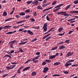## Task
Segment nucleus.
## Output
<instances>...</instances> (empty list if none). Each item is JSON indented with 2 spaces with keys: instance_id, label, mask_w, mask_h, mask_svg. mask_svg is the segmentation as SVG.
<instances>
[{
  "instance_id": "8fccbe9b",
  "label": "nucleus",
  "mask_w": 78,
  "mask_h": 78,
  "mask_svg": "<svg viewBox=\"0 0 78 78\" xmlns=\"http://www.w3.org/2000/svg\"><path fill=\"white\" fill-rule=\"evenodd\" d=\"M8 76V74H4V75H3L2 76V77L3 78V77H6V76Z\"/></svg>"
},
{
  "instance_id": "72a5a7b5",
  "label": "nucleus",
  "mask_w": 78,
  "mask_h": 78,
  "mask_svg": "<svg viewBox=\"0 0 78 78\" xmlns=\"http://www.w3.org/2000/svg\"><path fill=\"white\" fill-rule=\"evenodd\" d=\"M70 40H66L65 42H65V43H67V44H69V42H70Z\"/></svg>"
},
{
  "instance_id": "aec40b11",
  "label": "nucleus",
  "mask_w": 78,
  "mask_h": 78,
  "mask_svg": "<svg viewBox=\"0 0 78 78\" xmlns=\"http://www.w3.org/2000/svg\"><path fill=\"white\" fill-rule=\"evenodd\" d=\"M62 30H63V27H60L58 29V31L59 32V33H61V31Z\"/></svg>"
},
{
  "instance_id": "f257e3e1",
  "label": "nucleus",
  "mask_w": 78,
  "mask_h": 78,
  "mask_svg": "<svg viewBox=\"0 0 78 78\" xmlns=\"http://www.w3.org/2000/svg\"><path fill=\"white\" fill-rule=\"evenodd\" d=\"M64 5V4H59L58 5H57L55 7L54 9H54L53 10V12H57L60 9V8H59V7H61V6H62Z\"/></svg>"
},
{
  "instance_id": "a211bd4d",
  "label": "nucleus",
  "mask_w": 78,
  "mask_h": 78,
  "mask_svg": "<svg viewBox=\"0 0 78 78\" xmlns=\"http://www.w3.org/2000/svg\"><path fill=\"white\" fill-rule=\"evenodd\" d=\"M5 57H8V58H10V59H11V58H12V57H11V56H10L8 54L5 55L3 57V58H5Z\"/></svg>"
},
{
  "instance_id": "2eb2a0df",
  "label": "nucleus",
  "mask_w": 78,
  "mask_h": 78,
  "mask_svg": "<svg viewBox=\"0 0 78 78\" xmlns=\"http://www.w3.org/2000/svg\"><path fill=\"white\" fill-rule=\"evenodd\" d=\"M16 42V40H13L9 42V44H10V46L12 45H13V44H14V42Z\"/></svg>"
},
{
  "instance_id": "a878e982",
  "label": "nucleus",
  "mask_w": 78,
  "mask_h": 78,
  "mask_svg": "<svg viewBox=\"0 0 78 78\" xmlns=\"http://www.w3.org/2000/svg\"><path fill=\"white\" fill-rule=\"evenodd\" d=\"M55 58V55H51L49 57V59H53Z\"/></svg>"
},
{
  "instance_id": "bb28decb",
  "label": "nucleus",
  "mask_w": 78,
  "mask_h": 78,
  "mask_svg": "<svg viewBox=\"0 0 78 78\" xmlns=\"http://www.w3.org/2000/svg\"><path fill=\"white\" fill-rule=\"evenodd\" d=\"M7 16V13H6V12H4L3 13V16L5 17V16Z\"/></svg>"
},
{
  "instance_id": "dca6fc26",
  "label": "nucleus",
  "mask_w": 78,
  "mask_h": 78,
  "mask_svg": "<svg viewBox=\"0 0 78 78\" xmlns=\"http://www.w3.org/2000/svg\"><path fill=\"white\" fill-rule=\"evenodd\" d=\"M66 48V46H64V45H62L60 47L59 49L60 50H62V49H64L65 48Z\"/></svg>"
},
{
  "instance_id": "a18cd8bd",
  "label": "nucleus",
  "mask_w": 78,
  "mask_h": 78,
  "mask_svg": "<svg viewBox=\"0 0 78 78\" xmlns=\"http://www.w3.org/2000/svg\"><path fill=\"white\" fill-rule=\"evenodd\" d=\"M60 75L59 74H55L54 75H52L53 76H59Z\"/></svg>"
},
{
  "instance_id": "338daca9",
  "label": "nucleus",
  "mask_w": 78,
  "mask_h": 78,
  "mask_svg": "<svg viewBox=\"0 0 78 78\" xmlns=\"http://www.w3.org/2000/svg\"><path fill=\"white\" fill-rule=\"evenodd\" d=\"M58 55H59V53H56V54L55 55H54V56H55V57H56V56H58Z\"/></svg>"
},
{
  "instance_id": "6e6d98bb",
  "label": "nucleus",
  "mask_w": 78,
  "mask_h": 78,
  "mask_svg": "<svg viewBox=\"0 0 78 78\" xmlns=\"http://www.w3.org/2000/svg\"><path fill=\"white\" fill-rule=\"evenodd\" d=\"M46 19L47 20H48V21H49V20H50V19H49V17H48V16H47Z\"/></svg>"
},
{
  "instance_id": "37998d69",
  "label": "nucleus",
  "mask_w": 78,
  "mask_h": 78,
  "mask_svg": "<svg viewBox=\"0 0 78 78\" xmlns=\"http://www.w3.org/2000/svg\"><path fill=\"white\" fill-rule=\"evenodd\" d=\"M51 37H48L46 39V41H48V39H50L51 38Z\"/></svg>"
},
{
  "instance_id": "423d86ee",
  "label": "nucleus",
  "mask_w": 78,
  "mask_h": 78,
  "mask_svg": "<svg viewBox=\"0 0 78 78\" xmlns=\"http://www.w3.org/2000/svg\"><path fill=\"white\" fill-rule=\"evenodd\" d=\"M48 70V67H45L44 68V70L43 71V72L45 73H47Z\"/></svg>"
},
{
  "instance_id": "052dcab7",
  "label": "nucleus",
  "mask_w": 78,
  "mask_h": 78,
  "mask_svg": "<svg viewBox=\"0 0 78 78\" xmlns=\"http://www.w3.org/2000/svg\"><path fill=\"white\" fill-rule=\"evenodd\" d=\"M73 31H69V32L68 33L69 34H71V33H73Z\"/></svg>"
},
{
  "instance_id": "9b49d317",
  "label": "nucleus",
  "mask_w": 78,
  "mask_h": 78,
  "mask_svg": "<svg viewBox=\"0 0 78 78\" xmlns=\"http://www.w3.org/2000/svg\"><path fill=\"white\" fill-rule=\"evenodd\" d=\"M11 27H12L10 26L7 25V26H5L4 27H2V29H6V28H11Z\"/></svg>"
},
{
  "instance_id": "f03ea898",
  "label": "nucleus",
  "mask_w": 78,
  "mask_h": 78,
  "mask_svg": "<svg viewBox=\"0 0 78 78\" xmlns=\"http://www.w3.org/2000/svg\"><path fill=\"white\" fill-rule=\"evenodd\" d=\"M40 57V55L37 56L34 58L32 60L33 61V62H34V63H37V62H39V60H36L37 59L39 58Z\"/></svg>"
},
{
  "instance_id": "393cba45",
  "label": "nucleus",
  "mask_w": 78,
  "mask_h": 78,
  "mask_svg": "<svg viewBox=\"0 0 78 78\" xmlns=\"http://www.w3.org/2000/svg\"><path fill=\"white\" fill-rule=\"evenodd\" d=\"M71 6V5H69L68 6H67V7H66V8L65 9V10H67V9H68L69 8H70V6Z\"/></svg>"
},
{
  "instance_id": "58836bf2",
  "label": "nucleus",
  "mask_w": 78,
  "mask_h": 78,
  "mask_svg": "<svg viewBox=\"0 0 78 78\" xmlns=\"http://www.w3.org/2000/svg\"><path fill=\"white\" fill-rule=\"evenodd\" d=\"M73 3L74 4H77L78 3V0L74 1Z\"/></svg>"
},
{
  "instance_id": "7ed1b4c3",
  "label": "nucleus",
  "mask_w": 78,
  "mask_h": 78,
  "mask_svg": "<svg viewBox=\"0 0 78 78\" xmlns=\"http://www.w3.org/2000/svg\"><path fill=\"white\" fill-rule=\"evenodd\" d=\"M16 66V65H10L9 66H7L6 67V68L7 69H13V68H14Z\"/></svg>"
},
{
  "instance_id": "49530a36",
  "label": "nucleus",
  "mask_w": 78,
  "mask_h": 78,
  "mask_svg": "<svg viewBox=\"0 0 78 78\" xmlns=\"http://www.w3.org/2000/svg\"><path fill=\"white\" fill-rule=\"evenodd\" d=\"M33 16H37V13H36V12H34Z\"/></svg>"
},
{
  "instance_id": "c9c22d12",
  "label": "nucleus",
  "mask_w": 78,
  "mask_h": 78,
  "mask_svg": "<svg viewBox=\"0 0 78 78\" xmlns=\"http://www.w3.org/2000/svg\"><path fill=\"white\" fill-rule=\"evenodd\" d=\"M46 64H47V63L45 61H44L42 64V66H45V65H46Z\"/></svg>"
},
{
  "instance_id": "c85d7f7f",
  "label": "nucleus",
  "mask_w": 78,
  "mask_h": 78,
  "mask_svg": "<svg viewBox=\"0 0 78 78\" xmlns=\"http://www.w3.org/2000/svg\"><path fill=\"white\" fill-rule=\"evenodd\" d=\"M63 13H64L63 12H57L56 14H57V15H60L61 14H63Z\"/></svg>"
},
{
  "instance_id": "6e6552de",
  "label": "nucleus",
  "mask_w": 78,
  "mask_h": 78,
  "mask_svg": "<svg viewBox=\"0 0 78 78\" xmlns=\"http://www.w3.org/2000/svg\"><path fill=\"white\" fill-rule=\"evenodd\" d=\"M23 67V66H22V67L20 68L17 71V73H21V71H20V70L22 69V68Z\"/></svg>"
},
{
  "instance_id": "0eeeda50",
  "label": "nucleus",
  "mask_w": 78,
  "mask_h": 78,
  "mask_svg": "<svg viewBox=\"0 0 78 78\" xmlns=\"http://www.w3.org/2000/svg\"><path fill=\"white\" fill-rule=\"evenodd\" d=\"M72 65V63H69L68 61L65 64V66L66 67L69 66H71Z\"/></svg>"
},
{
  "instance_id": "4d7b16f0",
  "label": "nucleus",
  "mask_w": 78,
  "mask_h": 78,
  "mask_svg": "<svg viewBox=\"0 0 78 78\" xmlns=\"http://www.w3.org/2000/svg\"><path fill=\"white\" fill-rule=\"evenodd\" d=\"M19 50H20V52H21V53H23V50H22V48H20L19 49Z\"/></svg>"
},
{
  "instance_id": "774afa93",
  "label": "nucleus",
  "mask_w": 78,
  "mask_h": 78,
  "mask_svg": "<svg viewBox=\"0 0 78 78\" xmlns=\"http://www.w3.org/2000/svg\"><path fill=\"white\" fill-rule=\"evenodd\" d=\"M3 72H5V70H2L1 71V70H0V74L3 73Z\"/></svg>"
},
{
  "instance_id": "5fc2aeb1",
  "label": "nucleus",
  "mask_w": 78,
  "mask_h": 78,
  "mask_svg": "<svg viewBox=\"0 0 78 78\" xmlns=\"http://www.w3.org/2000/svg\"><path fill=\"white\" fill-rule=\"evenodd\" d=\"M63 72L65 73V74H68V73H69V72L67 71H63Z\"/></svg>"
},
{
  "instance_id": "4be33fe9",
  "label": "nucleus",
  "mask_w": 78,
  "mask_h": 78,
  "mask_svg": "<svg viewBox=\"0 0 78 78\" xmlns=\"http://www.w3.org/2000/svg\"><path fill=\"white\" fill-rule=\"evenodd\" d=\"M50 34H48V35L44 36V37H43V39H45V38L47 37H48V36H50Z\"/></svg>"
},
{
  "instance_id": "cd10ccee",
  "label": "nucleus",
  "mask_w": 78,
  "mask_h": 78,
  "mask_svg": "<svg viewBox=\"0 0 78 78\" xmlns=\"http://www.w3.org/2000/svg\"><path fill=\"white\" fill-rule=\"evenodd\" d=\"M47 23H45L44 25V26L43 27V28H47Z\"/></svg>"
},
{
  "instance_id": "9d476101",
  "label": "nucleus",
  "mask_w": 78,
  "mask_h": 78,
  "mask_svg": "<svg viewBox=\"0 0 78 78\" xmlns=\"http://www.w3.org/2000/svg\"><path fill=\"white\" fill-rule=\"evenodd\" d=\"M63 14H62V16H70L69 14H67V13L65 12H63Z\"/></svg>"
},
{
  "instance_id": "0e129e2a",
  "label": "nucleus",
  "mask_w": 78,
  "mask_h": 78,
  "mask_svg": "<svg viewBox=\"0 0 78 78\" xmlns=\"http://www.w3.org/2000/svg\"><path fill=\"white\" fill-rule=\"evenodd\" d=\"M37 39L34 38L33 40V42H34V41H37Z\"/></svg>"
},
{
  "instance_id": "f704fd0d",
  "label": "nucleus",
  "mask_w": 78,
  "mask_h": 78,
  "mask_svg": "<svg viewBox=\"0 0 78 78\" xmlns=\"http://www.w3.org/2000/svg\"><path fill=\"white\" fill-rule=\"evenodd\" d=\"M32 2H33V1H28L27 2V4H28V5H30V4H31Z\"/></svg>"
},
{
  "instance_id": "69168bd1",
  "label": "nucleus",
  "mask_w": 78,
  "mask_h": 78,
  "mask_svg": "<svg viewBox=\"0 0 78 78\" xmlns=\"http://www.w3.org/2000/svg\"><path fill=\"white\" fill-rule=\"evenodd\" d=\"M40 53H41L40 52H37L36 53V54L37 55H40Z\"/></svg>"
},
{
  "instance_id": "5701e85b",
  "label": "nucleus",
  "mask_w": 78,
  "mask_h": 78,
  "mask_svg": "<svg viewBox=\"0 0 78 78\" xmlns=\"http://www.w3.org/2000/svg\"><path fill=\"white\" fill-rule=\"evenodd\" d=\"M25 20H23L20 21H18L16 23V24H18V23H23L24 22H25Z\"/></svg>"
},
{
  "instance_id": "bf43d9fd",
  "label": "nucleus",
  "mask_w": 78,
  "mask_h": 78,
  "mask_svg": "<svg viewBox=\"0 0 78 78\" xmlns=\"http://www.w3.org/2000/svg\"><path fill=\"white\" fill-rule=\"evenodd\" d=\"M65 42L64 41L62 42H60L57 44V45H58V44H62L64 43Z\"/></svg>"
},
{
  "instance_id": "c756f323",
  "label": "nucleus",
  "mask_w": 78,
  "mask_h": 78,
  "mask_svg": "<svg viewBox=\"0 0 78 78\" xmlns=\"http://www.w3.org/2000/svg\"><path fill=\"white\" fill-rule=\"evenodd\" d=\"M14 19V18H12L7 19L5 20V22H7V21H9V20H11V19Z\"/></svg>"
},
{
  "instance_id": "680f3d73",
  "label": "nucleus",
  "mask_w": 78,
  "mask_h": 78,
  "mask_svg": "<svg viewBox=\"0 0 78 78\" xmlns=\"http://www.w3.org/2000/svg\"><path fill=\"white\" fill-rule=\"evenodd\" d=\"M23 29H20L18 30V31L20 32L22 31H23Z\"/></svg>"
},
{
  "instance_id": "1a4fd4ad",
  "label": "nucleus",
  "mask_w": 78,
  "mask_h": 78,
  "mask_svg": "<svg viewBox=\"0 0 78 78\" xmlns=\"http://www.w3.org/2000/svg\"><path fill=\"white\" fill-rule=\"evenodd\" d=\"M27 32L28 34H29L30 35H31V36L34 35V34H33V32L32 31H31V30H27Z\"/></svg>"
},
{
  "instance_id": "c03bdc74",
  "label": "nucleus",
  "mask_w": 78,
  "mask_h": 78,
  "mask_svg": "<svg viewBox=\"0 0 78 78\" xmlns=\"http://www.w3.org/2000/svg\"><path fill=\"white\" fill-rule=\"evenodd\" d=\"M75 18L71 19L70 20H67L68 21H72V20H75Z\"/></svg>"
},
{
  "instance_id": "f8f14e48",
  "label": "nucleus",
  "mask_w": 78,
  "mask_h": 78,
  "mask_svg": "<svg viewBox=\"0 0 78 78\" xmlns=\"http://www.w3.org/2000/svg\"><path fill=\"white\" fill-rule=\"evenodd\" d=\"M30 68L31 67L30 66H27V67L24 68L22 72H25V70H28V69H30Z\"/></svg>"
},
{
  "instance_id": "3c124183",
  "label": "nucleus",
  "mask_w": 78,
  "mask_h": 78,
  "mask_svg": "<svg viewBox=\"0 0 78 78\" xmlns=\"http://www.w3.org/2000/svg\"><path fill=\"white\" fill-rule=\"evenodd\" d=\"M30 61H31V60L30 59H29L25 63V64H27V63L29 62H30Z\"/></svg>"
},
{
  "instance_id": "473e14b6",
  "label": "nucleus",
  "mask_w": 78,
  "mask_h": 78,
  "mask_svg": "<svg viewBox=\"0 0 78 78\" xmlns=\"http://www.w3.org/2000/svg\"><path fill=\"white\" fill-rule=\"evenodd\" d=\"M58 48V47L56 46V47H54L51 49V50H56Z\"/></svg>"
},
{
  "instance_id": "b1692460",
  "label": "nucleus",
  "mask_w": 78,
  "mask_h": 78,
  "mask_svg": "<svg viewBox=\"0 0 78 78\" xmlns=\"http://www.w3.org/2000/svg\"><path fill=\"white\" fill-rule=\"evenodd\" d=\"M71 6V5H69L68 6H67V7H66V8L65 9V10H67V9H68L69 8H70V6Z\"/></svg>"
},
{
  "instance_id": "ddd939ff",
  "label": "nucleus",
  "mask_w": 78,
  "mask_h": 78,
  "mask_svg": "<svg viewBox=\"0 0 78 78\" xmlns=\"http://www.w3.org/2000/svg\"><path fill=\"white\" fill-rule=\"evenodd\" d=\"M70 14H73L74 13V14H78V11L76 10L74 11H71L70 12Z\"/></svg>"
},
{
  "instance_id": "603ef678",
  "label": "nucleus",
  "mask_w": 78,
  "mask_h": 78,
  "mask_svg": "<svg viewBox=\"0 0 78 78\" xmlns=\"http://www.w3.org/2000/svg\"><path fill=\"white\" fill-rule=\"evenodd\" d=\"M7 53L8 55H10V56H12V55L11 54V52H9L8 51H7Z\"/></svg>"
},
{
  "instance_id": "de8ad7c7",
  "label": "nucleus",
  "mask_w": 78,
  "mask_h": 78,
  "mask_svg": "<svg viewBox=\"0 0 78 78\" xmlns=\"http://www.w3.org/2000/svg\"><path fill=\"white\" fill-rule=\"evenodd\" d=\"M32 28H34V29H39V26L38 27H32Z\"/></svg>"
},
{
  "instance_id": "4c0bfd02",
  "label": "nucleus",
  "mask_w": 78,
  "mask_h": 78,
  "mask_svg": "<svg viewBox=\"0 0 78 78\" xmlns=\"http://www.w3.org/2000/svg\"><path fill=\"white\" fill-rule=\"evenodd\" d=\"M45 61L47 62H48V63H50L51 62V60L49 59H46L45 60Z\"/></svg>"
},
{
  "instance_id": "ea45409f",
  "label": "nucleus",
  "mask_w": 78,
  "mask_h": 78,
  "mask_svg": "<svg viewBox=\"0 0 78 78\" xmlns=\"http://www.w3.org/2000/svg\"><path fill=\"white\" fill-rule=\"evenodd\" d=\"M56 1H55V2H52V6L55 5H56Z\"/></svg>"
},
{
  "instance_id": "e2e57ef3",
  "label": "nucleus",
  "mask_w": 78,
  "mask_h": 78,
  "mask_svg": "<svg viewBox=\"0 0 78 78\" xmlns=\"http://www.w3.org/2000/svg\"><path fill=\"white\" fill-rule=\"evenodd\" d=\"M73 17L75 18V19H77L78 18V16H73Z\"/></svg>"
},
{
  "instance_id": "7c9ffc66",
  "label": "nucleus",
  "mask_w": 78,
  "mask_h": 78,
  "mask_svg": "<svg viewBox=\"0 0 78 78\" xmlns=\"http://www.w3.org/2000/svg\"><path fill=\"white\" fill-rule=\"evenodd\" d=\"M20 16H24L25 15V12H21L20 13Z\"/></svg>"
},
{
  "instance_id": "09e8293b",
  "label": "nucleus",
  "mask_w": 78,
  "mask_h": 78,
  "mask_svg": "<svg viewBox=\"0 0 78 78\" xmlns=\"http://www.w3.org/2000/svg\"><path fill=\"white\" fill-rule=\"evenodd\" d=\"M43 29H44L43 31L45 32L47 31V27L43 28Z\"/></svg>"
},
{
  "instance_id": "864d4df0",
  "label": "nucleus",
  "mask_w": 78,
  "mask_h": 78,
  "mask_svg": "<svg viewBox=\"0 0 78 78\" xmlns=\"http://www.w3.org/2000/svg\"><path fill=\"white\" fill-rule=\"evenodd\" d=\"M30 16L27 15L25 16L26 19H28V18H30Z\"/></svg>"
},
{
  "instance_id": "e433bc0d",
  "label": "nucleus",
  "mask_w": 78,
  "mask_h": 78,
  "mask_svg": "<svg viewBox=\"0 0 78 78\" xmlns=\"http://www.w3.org/2000/svg\"><path fill=\"white\" fill-rule=\"evenodd\" d=\"M30 12V10L29 9H28L27 10H26L25 11V12H26V13H28Z\"/></svg>"
},
{
  "instance_id": "a19ab883",
  "label": "nucleus",
  "mask_w": 78,
  "mask_h": 78,
  "mask_svg": "<svg viewBox=\"0 0 78 78\" xmlns=\"http://www.w3.org/2000/svg\"><path fill=\"white\" fill-rule=\"evenodd\" d=\"M32 22H35V20L34 18H31L30 19Z\"/></svg>"
},
{
  "instance_id": "13d9d810",
  "label": "nucleus",
  "mask_w": 78,
  "mask_h": 78,
  "mask_svg": "<svg viewBox=\"0 0 78 78\" xmlns=\"http://www.w3.org/2000/svg\"><path fill=\"white\" fill-rule=\"evenodd\" d=\"M15 17L17 19H19V18H20V16L19 15H16Z\"/></svg>"
},
{
  "instance_id": "20e7f679",
  "label": "nucleus",
  "mask_w": 78,
  "mask_h": 78,
  "mask_svg": "<svg viewBox=\"0 0 78 78\" xmlns=\"http://www.w3.org/2000/svg\"><path fill=\"white\" fill-rule=\"evenodd\" d=\"M73 52H71L70 51L68 52L66 54V57H69L72 56L73 55Z\"/></svg>"
},
{
  "instance_id": "412c9836",
  "label": "nucleus",
  "mask_w": 78,
  "mask_h": 78,
  "mask_svg": "<svg viewBox=\"0 0 78 78\" xmlns=\"http://www.w3.org/2000/svg\"><path fill=\"white\" fill-rule=\"evenodd\" d=\"M37 8L38 9H40L41 10H42V9H43L42 7H41V5H38L37 6Z\"/></svg>"
},
{
  "instance_id": "79ce46f5",
  "label": "nucleus",
  "mask_w": 78,
  "mask_h": 78,
  "mask_svg": "<svg viewBox=\"0 0 78 78\" xmlns=\"http://www.w3.org/2000/svg\"><path fill=\"white\" fill-rule=\"evenodd\" d=\"M68 62L70 63V62H74V60H69L68 61Z\"/></svg>"
},
{
  "instance_id": "6ab92c4d",
  "label": "nucleus",
  "mask_w": 78,
  "mask_h": 78,
  "mask_svg": "<svg viewBox=\"0 0 78 78\" xmlns=\"http://www.w3.org/2000/svg\"><path fill=\"white\" fill-rule=\"evenodd\" d=\"M36 74H37V73L36 72H35L34 71L31 74L32 76H36Z\"/></svg>"
},
{
  "instance_id": "4468645a",
  "label": "nucleus",
  "mask_w": 78,
  "mask_h": 78,
  "mask_svg": "<svg viewBox=\"0 0 78 78\" xmlns=\"http://www.w3.org/2000/svg\"><path fill=\"white\" fill-rule=\"evenodd\" d=\"M17 31V30H15L13 32H9L7 33H5L6 34H14L15 33H16Z\"/></svg>"
},
{
  "instance_id": "2f4dec72",
  "label": "nucleus",
  "mask_w": 78,
  "mask_h": 78,
  "mask_svg": "<svg viewBox=\"0 0 78 78\" xmlns=\"http://www.w3.org/2000/svg\"><path fill=\"white\" fill-rule=\"evenodd\" d=\"M50 5L49 3L45 4L42 5V7H45V6H46L47 5Z\"/></svg>"
},
{
  "instance_id": "39448f33",
  "label": "nucleus",
  "mask_w": 78,
  "mask_h": 78,
  "mask_svg": "<svg viewBox=\"0 0 78 78\" xmlns=\"http://www.w3.org/2000/svg\"><path fill=\"white\" fill-rule=\"evenodd\" d=\"M39 4V2L37 0L34 1L32 3V4H33L34 5H37Z\"/></svg>"
},
{
  "instance_id": "f3484780",
  "label": "nucleus",
  "mask_w": 78,
  "mask_h": 78,
  "mask_svg": "<svg viewBox=\"0 0 78 78\" xmlns=\"http://www.w3.org/2000/svg\"><path fill=\"white\" fill-rule=\"evenodd\" d=\"M59 64H61V63H60V62H57L54 63V66H58V65H59Z\"/></svg>"
}]
</instances>
